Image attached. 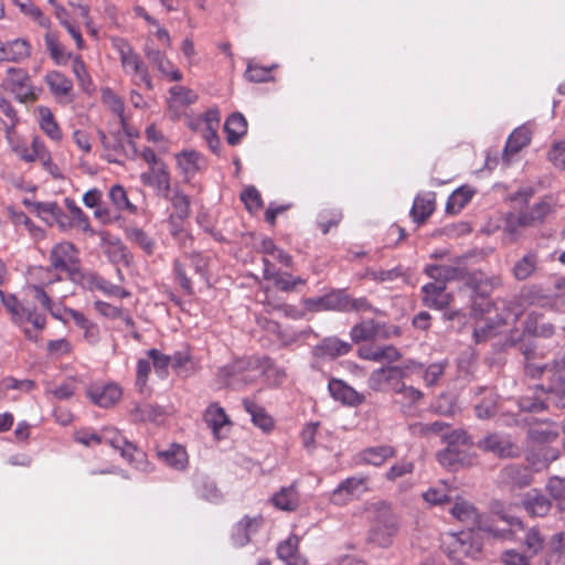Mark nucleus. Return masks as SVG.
I'll return each instance as SVG.
<instances>
[{"mask_svg": "<svg viewBox=\"0 0 565 565\" xmlns=\"http://www.w3.org/2000/svg\"><path fill=\"white\" fill-rule=\"evenodd\" d=\"M0 299L3 307L10 313L11 321L21 327L25 338L38 342L39 333L44 329L46 318L34 307L21 302L15 295L6 294L0 289Z\"/></svg>", "mask_w": 565, "mask_h": 565, "instance_id": "nucleus-2", "label": "nucleus"}, {"mask_svg": "<svg viewBox=\"0 0 565 565\" xmlns=\"http://www.w3.org/2000/svg\"><path fill=\"white\" fill-rule=\"evenodd\" d=\"M140 181L143 185L154 189L159 196L169 199L170 175L164 163L153 166L140 174Z\"/></svg>", "mask_w": 565, "mask_h": 565, "instance_id": "nucleus-14", "label": "nucleus"}, {"mask_svg": "<svg viewBox=\"0 0 565 565\" xmlns=\"http://www.w3.org/2000/svg\"><path fill=\"white\" fill-rule=\"evenodd\" d=\"M127 237L142 248L147 254H153L156 249V242L142 230L138 227L129 228L127 231Z\"/></svg>", "mask_w": 565, "mask_h": 565, "instance_id": "nucleus-52", "label": "nucleus"}, {"mask_svg": "<svg viewBox=\"0 0 565 565\" xmlns=\"http://www.w3.org/2000/svg\"><path fill=\"white\" fill-rule=\"evenodd\" d=\"M44 42L51 57L57 65H65L72 58V54L60 43L57 35L54 32H46L44 35Z\"/></svg>", "mask_w": 565, "mask_h": 565, "instance_id": "nucleus-39", "label": "nucleus"}, {"mask_svg": "<svg viewBox=\"0 0 565 565\" xmlns=\"http://www.w3.org/2000/svg\"><path fill=\"white\" fill-rule=\"evenodd\" d=\"M473 192L469 188L457 189L448 199L446 210L457 213L471 200Z\"/></svg>", "mask_w": 565, "mask_h": 565, "instance_id": "nucleus-51", "label": "nucleus"}, {"mask_svg": "<svg viewBox=\"0 0 565 565\" xmlns=\"http://www.w3.org/2000/svg\"><path fill=\"white\" fill-rule=\"evenodd\" d=\"M450 512L452 516L462 522L467 529L483 531L486 533L493 532L490 526L482 522L476 508L463 499H457Z\"/></svg>", "mask_w": 565, "mask_h": 565, "instance_id": "nucleus-12", "label": "nucleus"}, {"mask_svg": "<svg viewBox=\"0 0 565 565\" xmlns=\"http://www.w3.org/2000/svg\"><path fill=\"white\" fill-rule=\"evenodd\" d=\"M276 67V65H273L271 67H264L259 65H254L252 63H248L247 70L245 72V77L255 83H263L268 82L273 79L271 76V70Z\"/></svg>", "mask_w": 565, "mask_h": 565, "instance_id": "nucleus-59", "label": "nucleus"}, {"mask_svg": "<svg viewBox=\"0 0 565 565\" xmlns=\"http://www.w3.org/2000/svg\"><path fill=\"white\" fill-rule=\"evenodd\" d=\"M531 138L532 130L529 126L522 125L515 128L507 140L503 151V160L507 163H510L512 161V157L530 143Z\"/></svg>", "mask_w": 565, "mask_h": 565, "instance_id": "nucleus-26", "label": "nucleus"}, {"mask_svg": "<svg viewBox=\"0 0 565 565\" xmlns=\"http://www.w3.org/2000/svg\"><path fill=\"white\" fill-rule=\"evenodd\" d=\"M465 257L458 256L451 259L450 264L427 265L425 274L436 282L445 284L450 280L465 279L467 276L465 267L461 266Z\"/></svg>", "mask_w": 565, "mask_h": 565, "instance_id": "nucleus-9", "label": "nucleus"}, {"mask_svg": "<svg viewBox=\"0 0 565 565\" xmlns=\"http://www.w3.org/2000/svg\"><path fill=\"white\" fill-rule=\"evenodd\" d=\"M271 503L275 508L286 512H294L300 505V494L295 483L281 487L270 498Z\"/></svg>", "mask_w": 565, "mask_h": 565, "instance_id": "nucleus-29", "label": "nucleus"}, {"mask_svg": "<svg viewBox=\"0 0 565 565\" xmlns=\"http://www.w3.org/2000/svg\"><path fill=\"white\" fill-rule=\"evenodd\" d=\"M537 267V255L529 253L519 259L513 267V276L518 280H525L531 277Z\"/></svg>", "mask_w": 565, "mask_h": 565, "instance_id": "nucleus-45", "label": "nucleus"}, {"mask_svg": "<svg viewBox=\"0 0 565 565\" xmlns=\"http://www.w3.org/2000/svg\"><path fill=\"white\" fill-rule=\"evenodd\" d=\"M102 100L107 105L115 114L120 118L124 115V103L121 98L115 94L110 88L106 87L102 89Z\"/></svg>", "mask_w": 565, "mask_h": 565, "instance_id": "nucleus-62", "label": "nucleus"}, {"mask_svg": "<svg viewBox=\"0 0 565 565\" xmlns=\"http://www.w3.org/2000/svg\"><path fill=\"white\" fill-rule=\"evenodd\" d=\"M530 438L539 444H548L558 437L557 426L551 423L539 424L529 430Z\"/></svg>", "mask_w": 565, "mask_h": 565, "instance_id": "nucleus-44", "label": "nucleus"}, {"mask_svg": "<svg viewBox=\"0 0 565 565\" xmlns=\"http://www.w3.org/2000/svg\"><path fill=\"white\" fill-rule=\"evenodd\" d=\"M395 456L396 450L394 447L380 445L361 450L356 458L360 463L381 467L387 459L394 458Z\"/></svg>", "mask_w": 565, "mask_h": 565, "instance_id": "nucleus-28", "label": "nucleus"}, {"mask_svg": "<svg viewBox=\"0 0 565 565\" xmlns=\"http://www.w3.org/2000/svg\"><path fill=\"white\" fill-rule=\"evenodd\" d=\"M525 331L535 337L550 338L554 334L555 328L545 321L543 315L532 311L526 317Z\"/></svg>", "mask_w": 565, "mask_h": 565, "instance_id": "nucleus-36", "label": "nucleus"}, {"mask_svg": "<svg viewBox=\"0 0 565 565\" xmlns=\"http://www.w3.org/2000/svg\"><path fill=\"white\" fill-rule=\"evenodd\" d=\"M168 200L171 202V204L175 211V216L178 218L184 220L185 217L189 216L190 201H189V198L182 191L174 190L173 194H171V192H170Z\"/></svg>", "mask_w": 565, "mask_h": 565, "instance_id": "nucleus-53", "label": "nucleus"}, {"mask_svg": "<svg viewBox=\"0 0 565 565\" xmlns=\"http://www.w3.org/2000/svg\"><path fill=\"white\" fill-rule=\"evenodd\" d=\"M507 317H500L495 321L484 322L482 324H478L475 328L473 337L477 342L486 341L489 338L495 334V330L499 326L505 323Z\"/></svg>", "mask_w": 565, "mask_h": 565, "instance_id": "nucleus-58", "label": "nucleus"}, {"mask_svg": "<svg viewBox=\"0 0 565 565\" xmlns=\"http://www.w3.org/2000/svg\"><path fill=\"white\" fill-rule=\"evenodd\" d=\"M423 301L429 308L444 309L450 301V294L446 292V285L439 282H429L422 287Z\"/></svg>", "mask_w": 565, "mask_h": 565, "instance_id": "nucleus-24", "label": "nucleus"}, {"mask_svg": "<svg viewBox=\"0 0 565 565\" xmlns=\"http://www.w3.org/2000/svg\"><path fill=\"white\" fill-rule=\"evenodd\" d=\"M75 281L90 291L98 290L109 297L126 298L130 296V292L125 288L106 280L93 271L81 273L78 279Z\"/></svg>", "mask_w": 565, "mask_h": 565, "instance_id": "nucleus-11", "label": "nucleus"}, {"mask_svg": "<svg viewBox=\"0 0 565 565\" xmlns=\"http://www.w3.org/2000/svg\"><path fill=\"white\" fill-rule=\"evenodd\" d=\"M160 415V409L151 404H139L131 412V417L135 422H153Z\"/></svg>", "mask_w": 565, "mask_h": 565, "instance_id": "nucleus-57", "label": "nucleus"}, {"mask_svg": "<svg viewBox=\"0 0 565 565\" xmlns=\"http://www.w3.org/2000/svg\"><path fill=\"white\" fill-rule=\"evenodd\" d=\"M4 85L20 103L34 102L38 98L28 73L21 68H9Z\"/></svg>", "mask_w": 565, "mask_h": 565, "instance_id": "nucleus-8", "label": "nucleus"}, {"mask_svg": "<svg viewBox=\"0 0 565 565\" xmlns=\"http://www.w3.org/2000/svg\"><path fill=\"white\" fill-rule=\"evenodd\" d=\"M275 286L282 291H291L296 288L297 285H303L306 282L305 279L300 277H292L290 274H280L273 279Z\"/></svg>", "mask_w": 565, "mask_h": 565, "instance_id": "nucleus-63", "label": "nucleus"}, {"mask_svg": "<svg viewBox=\"0 0 565 565\" xmlns=\"http://www.w3.org/2000/svg\"><path fill=\"white\" fill-rule=\"evenodd\" d=\"M550 204L540 202L534 204L530 210L522 211L519 213L521 216V226H533L537 223H541L550 213Z\"/></svg>", "mask_w": 565, "mask_h": 565, "instance_id": "nucleus-47", "label": "nucleus"}, {"mask_svg": "<svg viewBox=\"0 0 565 565\" xmlns=\"http://www.w3.org/2000/svg\"><path fill=\"white\" fill-rule=\"evenodd\" d=\"M358 354L361 359L373 362H395L401 358V353L393 345L361 347L358 351Z\"/></svg>", "mask_w": 565, "mask_h": 565, "instance_id": "nucleus-32", "label": "nucleus"}, {"mask_svg": "<svg viewBox=\"0 0 565 565\" xmlns=\"http://www.w3.org/2000/svg\"><path fill=\"white\" fill-rule=\"evenodd\" d=\"M31 44L25 39L0 41V61L21 62L31 55Z\"/></svg>", "mask_w": 565, "mask_h": 565, "instance_id": "nucleus-23", "label": "nucleus"}, {"mask_svg": "<svg viewBox=\"0 0 565 565\" xmlns=\"http://www.w3.org/2000/svg\"><path fill=\"white\" fill-rule=\"evenodd\" d=\"M468 532L447 533L443 539V546L448 556L455 561L462 558V540H467Z\"/></svg>", "mask_w": 565, "mask_h": 565, "instance_id": "nucleus-43", "label": "nucleus"}, {"mask_svg": "<svg viewBox=\"0 0 565 565\" xmlns=\"http://www.w3.org/2000/svg\"><path fill=\"white\" fill-rule=\"evenodd\" d=\"M379 505V515L370 530L369 541L380 547H387L398 532L397 519L386 503Z\"/></svg>", "mask_w": 565, "mask_h": 565, "instance_id": "nucleus-6", "label": "nucleus"}, {"mask_svg": "<svg viewBox=\"0 0 565 565\" xmlns=\"http://www.w3.org/2000/svg\"><path fill=\"white\" fill-rule=\"evenodd\" d=\"M224 130L227 142L232 146L237 145L247 132V121L242 114H232L225 121Z\"/></svg>", "mask_w": 565, "mask_h": 565, "instance_id": "nucleus-34", "label": "nucleus"}, {"mask_svg": "<svg viewBox=\"0 0 565 565\" xmlns=\"http://www.w3.org/2000/svg\"><path fill=\"white\" fill-rule=\"evenodd\" d=\"M446 365V362H435L429 364L427 367H424L423 380L425 384L427 386L436 385L439 379L443 376Z\"/></svg>", "mask_w": 565, "mask_h": 565, "instance_id": "nucleus-60", "label": "nucleus"}, {"mask_svg": "<svg viewBox=\"0 0 565 565\" xmlns=\"http://www.w3.org/2000/svg\"><path fill=\"white\" fill-rule=\"evenodd\" d=\"M105 443L115 449L120 450V455L127 461L131 462L137 456H143L142 452L137 451L136 447L129 443L118 430L115 428H104L100 434V444Z\"/></svg>", "mask_w": 565, "mask_h": 565, "instance_id": "nucleus-18", "label": "nucleus"}, {"mask_svg": "<svg viewBox=\"0 0 565 565\" xmlns=\"http://www.w3.org/2000/svg\"><path fill=\"white\" fill-rule=\"evenodd\" d=\"M158 458L173 469H183L188 463L185 449L180 445H171L158 451Z\"/></svg>", "mask_w": 565, "mask_h": 565, "instance_id": "nucleus-38", "label": "nucleus"}, {"mask_svg": "<svg viewBox=\"0 0 565 565\" xmlns=\"http://www.w3.org/2000/svg\"><path fill=\"white\" fill-rule=\"evenodd\" d=\"M87 395L95 405L108 408L119 401L121 390L116 384L93 385L87 390Z\"/></svg>", "mask_w": 565, "mask_h": 565, "instance_id": "nucleus-20", "label": "nucleus"}, {"mask_svg": "<svg viewBox=\"0 0 565 565\" xmlns=\"http://www.w3.org/2000/svg\"><path fill=\"white\" fill-rule=\"evenodd\" d=\"M479 447L501 458L514 457L519 454V447L511 436L500 433L488 435L479 443Z\"/></svg>", "mask_w": 565, "mask_h": 565, "instance_id": "nucleus-13", "label": "nucleus"}, {"mask_svg": "<svg viewBox=\"0 0 565 565\" xmlns=\"http://www.w3.org/2000/svg\"><path fill=\"white\" fill-rule=\"evenodd\" d=\"M352 349L349 342L335 337L323 339L316 348L315 353L320 358L335 359L348 354Z\"/></svg>", "mask_w": 565, "mask_h": 565, "instance_id": "nucleus-31", "label": "nucleus"}, {"mask_svg": "<svg viewBox=\"0 0 565 565\" xmlns=\"http://www.w3.org/2000/svg\"><path fill=\"white\" fill-rule=\"evenodd\" d=\"M299 539L296 535H290L285 541L280 542L277 546V555L279 559L286 562L298 553Z\"/></svg>", "mask_w": 565, "mask_h": 565, "instance_id": "nucleus-61", "label": "nucleus"}, {"mask_svg": "<svg viewBox=\"0 0 565 565\" xmlns=\"http://www.w3.org/2000/svg\"><path fill=\"white\" fill-rule=\"evenodd\" d=\"M44 81L56 100H66L73 90V83L58 71L49 72Z\"/></svg>", "mask_w": 565, "mask_h": 565, "instance_id": "nucleus-30", "label": "nucleus"}, {"mask_svg": "<svg viewBox=\"0 0 565 565\" xmlns=\"http://www.w3.org/2000/svg\"><path fill=\"white\" fill-rule=\"evenodd\" d=\"M525 372L529 376L539 377L541 384L537 385L540 395L534 397L522 396L519 406L522 411L539 412L546 407V397L552 395L557 397L565 396V363L554 361L552 364L540 365L536 363H527Z\"/></svg>", "mask_w": 565, "mask_h": 565, "instance_id": "nucleus-1", "label": "nucleus"}, {"mask_svg": "<svg viewBox=\"0 0 565 565\" xmlns=\"http://www.w3.org/2000/svg\"><path fill=\"white\" fill-rule=\"evenodd\" d=\"M548 160L559 169H565V139L555 141L550 151Z\"/></svg>", "mask_w": 565, "mask_h": 565, "instance_id": "nucleus-64", "label": "nucleus"}, {"mask_svg": "<svg viewBox=\"0 0 565 565\" xmlns=\"http://www.w3.org/2000/svg\"><path fill=\"white\" fill-rule=\"evenodd\" d=\"M415 465L409 460H401L391 466V468L385 472L384 477L388 481H395L405 476L412 475L414 472Z\"/></svg>", "mask_w": 565, "mask_h": 565, "instance_id": "nucleus-56", "label": "nucleus"}, {"mask_svg": "<svg viewBox=\"0 0 565 565\" xmlns=\"http://www.w3.org/2000/svg\"><path fill=\"white\" fill-rule=\"evenodd\" d=\"M448 447L438 452V461L445 466L451 468L455 463L460 460L457 445H467L468 436L465 431L455 430L450 435L445 436Z\"/></svg>", "mask_w": 565, "mask_h": 565, "instance_id": "nucleus-21", "label": "nucleus"}, {"mask_svg": "<svg viewBox=\"0 0 565 565\" xmlns=\"http://www.w3.org/2000/svg\"><path fill=\"white\" fill-rule=\"evenodd\" d=\"M147 356L152 363L156 373L160 377H166L168 375V367L170 366L171 363L170 355L163 354L157 349H150L147 352Z\"/></svg>", "mask_w": 565, "mask_h": 565, "instance_id": "nucleus-54", "label": "nucleus"}, {"mask_svg": "<svg viewBox=\"0 0 565 565\" xmlns=\"http://www.w3.org/2000/svg\"><path fill=\"white\" fill-rule=\"evenodd\" d=\"M486 393V397L482 402L476 404V415L480 419H487L494 415L497 411V396L488 388L481 390Z\"/></svg>", "mask_w": 565, "mask_h": 565, "instance_id": "nucleus-50", "label": "nucleus"}, {"mask_svg": "<svg viewBox=\"0 0 565 565\" xmlns=\"http://www.w3.org/2000/svg\"><path fill=\"white\" fill-rule=\"evenodd\" d=\"M99 237L102 239L100 247L103 253L110 263L125 266L129 265V253L119 238L111 236L106 232L99 233Z\"/></svg>", "mask_w": 565, "mask_h": 565, "instance_id": "nucleus-16", "label": "nucleus"}, {"mask_svg": "<svg viewBox=\"0 0 565 565\" xmlns=\"http://www.w3.org/2000/svg\"><path fill=\"white\" fill-rule=\"evenodd\" d=\"M51 266L58 271L67 274L71 280H77L79 274V252L70 242L56 244L50 255Z\"/></svg>", "mask_w": 565, "mask_h": 565, "instance_id": "nucleus-7", "label": "nucleus"}, {"mask_svg": "<svg viewBox=\"0 0 565 565\" xmlns=\"http://www.w3.org/2000/svg\"><path fill=\"white\" fill-rule=\"evenodd\" d=\"M108 198L111 203V207L120 214L121 212L135 213L137 207L129 201L126 190L115 184L109 189Z\"/></svg>", "mask_w": 565, "mask_h": 565, "instance_id": "nucleus-40", "label": "nucleus"}, {"mask_svg": "<svg viewBox=\"0 0 565 565\" xmlns=\"http://www.w3.org/2000/svg\"><path fill=\"white\" fill-rule=\"evenodd\" d=\"M502 479L516 487H524L531 482L532 473L527 467L511 465L502 470Z\"/></svg>", "mask_w": 565, "mask_h": 565, "instance_id": "nucleus-42", "label": "nucleus"}, {"mask_svg": "<svg viewBox=\"0 0 565 565\" xmlns=\"http://www.w3.org/2000/svg\"><path fill=\"white\" fill-rule=\"evenodd\" d=\"M270 366L267 358H248L237 360L233 364L220 370L218 376L223 383L231 386H238L241 383L248 384L265 374Z\"/></svg>", "mask_w": 565, "mask_h": 565, "instance_id": "nucleus-5", "label": "nucleus"}, {"mask_svg": "<svg viewBox=\"0 0 565 565\" xmlns=\"http://www.w3.org/2000/svg\"><path fill=\"white\" fill-rule=\"evenodd\" d=\"M204 420L216 439L222 438L223 433L228 430L232 425V422L224 408L217 403H212L207 406L204 412Z\"/></svg>", "mask_w": 565, "mask_h": 565, "instance_id": "nucleus-19", "label": "nucleus"}, {"mask_svg": "<svg viewBox=\"0 0 565 565\" xmlns=\"http://www.w3.org/2000/svg\"><path fill=\"white\" fill-rule=\"evenodd\" d=\"M468 537L462 540V557H477L481 551V543L479 541L478 530L467 529Z\"/></svg>", "mask_w": 565, "mask_h": 565, "instance_id": "nucleus-55", "label": "nucleus"}, {"mask_svg": "<svg viewBox=\"0 0 565 565\" xmlns=\"http://www.w3.org/2000/svg\"><path fill=\"white\" fill-rule=\"evenodd\" d=\"M435 210L434 200L426 196H417L413 203L411 215L417 223L424 222Z\"/></svg>", "mask_w": 565, "mask_h": 565, "instance_id": "nucleus-49", "label": "nucleus"}, {"mask_svg": "<svg viewBox=\"0 0 565 565\" xmlns=\"http://www.w3.org/2000/svg\"><path fill=\"white\" fill-rule=\"evenodd\" d=\"M523 507L533 516H544L551 509V501L537 490H531L523 499Z\"/></svg>", "mask_w": 565, "mask_h": 565, "instance_id": "nucleus-35", "label": "nucleus"}, {"mask_svg": "<svg viewBox=\"0 0 565 565\" xmlns=\"http://www.w3.org/2000/svg\"><path fill=\"white\" fill-rule=\"evenodd\" d=\"M466 284L469 286L476 295L481 298L490 295L494 289L501 286L502 280L500 276H487L481 271H473L471 274H467Z\"/></svg>", "mask_w": 565, "mask_h": 565, "instance_id": "nucleus-22", "label": "nucleus"}, {"mask_svg": "<svg viewBox=\"0 0 565 565\" xmlns=\"http://www.w3.org/2000/svg\"><path fill=\"white\" fill-rule=\"evenodd\" d=\"M7 140L12 152L23 162L33 163L40 161L42 168L54 179H61L62 172L52 159V153L46 147L45 142L40 136H33L31 143L28 145L24 140L14 138L11 135L7 136Z\"/></svg>", "mask_w": 565, "mask_h": 565, "instance_id": "nucleus-3", "label": "nucleus"}, {"mask_svg": "<svg viewBox=\"0 0 565 565\" xmlns=\"http://www.w3.org/2000/svg\"><path fill=\"white\" fill-rule=\"evenodd\" d=\"M369 490L365 477H351L342 481L330 494V501L343 505Z\"/></svg>", "mask_w": 565, "mask_h": 565, "instance_id": "nucleus-10", "label": "nucleus"}, {"mask_svg": "<svg viewBox=\"0 0 565 565\" xmlns=\"http://www.w3.org/2000/svg\"><path fill=\"white\" fill-rule=\"evenodd\" d=\"M379 326L373 320H365L355 324L351 331L350 337L354 343L369 341L376 338Z\"/></svg>", "mask_w": 565, "mask_h": 565, "instance_id": "nucleus-46", "label": "nucleus"}, {"mask_svg": "<svg viewBox=\"0 0 565 565\" xmlns=\"http://www.w3.org/2000/svg\"><path fill=\"white\" fill-rule=\"evenodd\" d=\"M243 405L245 411L250 415L254 425L264 431H268L274 427L273 418L265 412L262 406L257 405L250 399H244Z\"/></svg>", "mask_w": 565, "mask_h": 565, "instance_id": "nucleus-41", "label": "nucleus"}, {"mask_svg": "<svg viewBox=\"0 0 565 565\" xmlns=\"http://www.w3.org/2000/svg\"><path fill=\"white\" fill-rule=\"evenodd\" d=\"M113 47L119 54L120 65L125 74L130 76L134 85L147 90L153 89L149 70L139 54L122 39H113Z\"/></svg>", "mask_w": 565, "mask_h": 565, "instance_id": "nucleus-4", "label": "nucleus"}, {"mask_svg": "<svg viewBox=\"0 0 565 565\" xmlns=\"http://www.w3.org/2000/svg\"><path fill=\"white\" fill-rule=\"evenodd\" d=\"M40 129L54 142H60L63 134L54 118L52 110L46 106H38L34 110Z\"/></svg>", "mask_w": 565, "mask_h": 565, "instance_id": "nucleus-27", "label": "nucleus"}, {"mask_svg": "<svg viewBox=\"0 0 565 565\" xmlns=\"http://www.w3.org/2000/svg\"><path fill=\"white\" fill-rule=\"evenodd\" d=\"M402 371L396 366H385L374 370L369 380L367 385L376 392L392 390L395 392L396 383L401 382Z\"/></svg>", "mask_w": 565, "mask_h": 565, "instance_id": "nucleus-15", "label": "nucleus"}, {"mask_svg": "<svg viewBox=\"0 0 565 565\" xmlns=\"http://www.w3.org/2000/svg\"><path fill=\"white\" fill-rule=\"evenodd\" d=\"M146 56L149 62L157 67V70L169 81L180 82L183 78L182 73L173 63L167 57L164 53L159 50L148 49Z\"/></svg>", "mask_w": 565, "mask_h": 565, "instance_id": "nucleus-25", "label": "nucleus"}, {"mask_svg": "<svg viewBox=\"0 0 565 565\" xmlns=\"http://www.w3.org/2000/svg\"><path fill=\"white\" fill-rule=\"evenodd\" d=\"M331 396L348 405H359L363 402V397L343 381L332 379L328 385Z\"/></svg>", "mask_w": 565, "mask_h": 565, "instance_id": "nucleus-33", "label": "nucleus"}, {"mask_svg": "<svg viewBox=\"0 0 565 565\" xmlns=\"http://www.w3.org/2000/svg\"><path fill=\"white\" fill-rule=\"evenodd\" d=\"M177 163L185 178L194 175L203 166L202 156L195 150H184L177 156Z\"/></svg>", "mask_w": 565, "mask_h": 565, "instance_id": "nucleus-37", "label": "nucleus"}, {"mask_svg": "<svg viewBox=\"0 0 565 565\" xmlns=\"http://www.w3.org/2000/svg\"><path fill=\"white\" fill-rule=\"evenodd\" d=\"M220 113L216 109H209L199 120L198 128L204 138L217 136L220 126Z\"/></svg>", "mask_w": 565, "mask_h": 565, "instance_id": "nucleus-48", "label": "nucleus"}, {"mask_svg": "<svg viewBox=\"0 0 565 565\" xmlns=\"http://www.w3.org/2000/svg\"><path fill=\"white\" fill-rule=\"evenodd\" d=\"M263 518L260 515L242 518L232 530V543L235 546H244L250 541V536L254 535L263 525Z\"/></svg>", "mask_w": 565, "mask_h": 565, "instance_id": "nucleus-17", "label": "nucleus"}]
</instances>
